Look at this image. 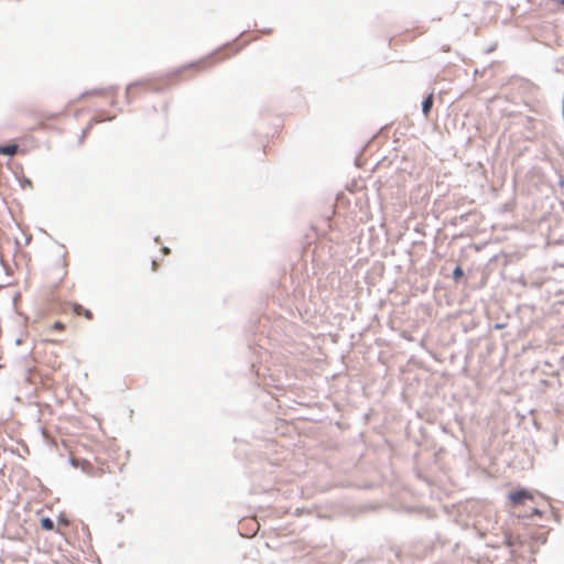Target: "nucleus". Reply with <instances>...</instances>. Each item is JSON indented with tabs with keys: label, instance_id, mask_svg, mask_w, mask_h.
<instances>
[{
	"label": "nucleus",
	"instance_id": "1",
	"mask_svg": "<svg viewBox=\"0 0 564 564\" xmlns=\"http://www.w3.org/2000/svg\"><path fill=\"white\" fill-rule=\"evenodd\" d=\"M534 494L527 489H519L509 494V500L512 507L524 505L525 501H532Z\"/></svg>",
	"mask_w": 564,
	"mask_h": 564
},
{
	"label": "nucleus",
	"instance_id": "2",
	"mask_svg": "<svg viewBox=\"0 0 564 564\" xmlns=\"http://www.w3.org/2000/svg\"><path fill=\"white\" fill-rule=\"evenodd\" d=\"M57 117V115L50 113V115H41L39 120L36 122H33L30 124L29 129L31 131L40 130V129H46L48 128V120H53Z\"/></svg>",
	"mask_w": 564,
	"mask_h": 564
},
{
	"label": "nucleus",
	"instance_id": "3",
	"mask_svg": "<svg viewBox=\"0 0 564 564\" xmlns=\"http://www.w3.org/2000/svg\"><path fill=\"white\" fill-rule=\"evenodd\" d=\"M215 56H218V54H213V55H209V57L207 58H204L197 63H194L192 65H189L188 67H193L197 70H204V69H207L212 66H214L216 63H217V59Z\"/></svg>",
	"mask_w": 564,
	"mask_h": 564
},
{
	"label": "nucleus",
	"instance_id": "4",
	"mask_svg": "<svg viewBox=\"0 0 564 564\" xmlns=\"http://www.w3.org/2000/svg\"><path fill=\"white\" fill-rule=\"evenodd\" d=\"M73 312L78 316L83 315L88 321L93 319V313L79 304L73 305Z\"/></svg>",
	"mask_w": 564,
	"mask_h": 564
},
{
	"label": "nucleus",
	"instance_id": "5",
	"mask_svg": "<svg viewBox=\"0 0 564 564\" xmlns=\"http://www.w3.org/2000/svg\"><path fill=\"white\" fill-rule=\"evenodd\" d=\"M18 152L17 144L0 145V154L12 156Z\"/></svg>",
	"mask_w": 564,
	"mask_h": 564
},
{
	"label": "nucleus",
	"instance_id": "6",
	"mask_svg": "<svg viewBox=\"0 0 564 564\" xmlns=\"http://www.w3.org/2000/svg\"><path fill=\"white\" fill-rule=\"evenodd\" d=\"M433 106V94H430L422 104V111L425 117L429 116L431 108Z\"/></svg>",
	"mask_w": 564,
	"mask_h": 564
},
{
	"label": "nucleus",
	"instance_id": "7",
	"mask_svg": "<svg viewBox=\"0 0 564 564\" xmlns=\"http://www.w3.org/2000/svg\"><path fill=\"white\" fill-rule=\"evenodd\" d=\"M139 90H141L140 84H132V85L128 86V88H127L128 98L134 97Z\"/></svg>",
	"mask_w": 564,
	"mask_h": 564
},
{
	"label": "nucleus",
	"instance_id": "8",
	"mask_svg": "<svg viewBox=\"0 0 564 564\" xmlns=\"http://www.w3.org/2000/svg\"><path fill=\"white\" fill-rule=\"evenodd\" d=\"M41 527L44 529V530H53L54 528V522L50 519V518H43L41 520Z\"/></svg>",
	"mask_w": 564,
	"mask_h": 564
},
{
	"label": "nucleus",
	"instance_id": "9",
	"mask_svg": "<svg viewBox=\"0 0 564 564\" xmlns=\"http://www.w3.org/2000/svg\"><path fill=\"white\" fill-rule=\"evenodd\" d=\"M463 275H464V271H463V269H462L460 267H456V268L454 269V271H453V276H454V279H456V280H457V279L462 278Z\"/></svg>",
	"mask_w": 564,
	"mask_h": 564
},
{
	"label": "nucleus",
	"instance_id": "10",
	"mask_svg": "<svg viewBox=\"0 0 564 564\" xmlns=\"http://www.w3.org/2000/svg\"><path fill=\"white\" fill-rule=\"evenodd\" d=\"M52 329L53 330H58V332H62L65 329V325L62 323V322H55L53 325H52Z\"/></svg>",
	"mask_w": 564,
	"mask_h": 564
},
{
	"label": "nucleus",
	"instance_id": "11",
	"mask_svg": "<svg viewBox=\"0 0 564 564\" xmlns=\"http://www.w3.org/2000/svg\"><path fill=\"white\" fill-rule=\"evenodd\" d=\"M88 467H91V465H90L88 462H83V464H82V468H83L84 470H87V468H88Z\"/></svg>",
	"mask_w": 564,
	"mask_h": 564
},
{
	"label": "nucleus",
	"instance_id": "12",
	"mask_svg": "<svg viewBox=\"0 0 564 564\" xmlns=\"http://www.w3.org/2000/svg\"><path fill=\"white\" fill-rule=\"evenodd\" d=\"M533 514L540 516L541 513H540V511H539L536 508H533V510H532V516H533Z\"/></svg>",
	"mask_w": 564,
	"mask_h": 564
},
{
	"label": "nucleus",
	"instance_id": "13",
	"mask_svg": "<svg viewBox=\"0 0 564 564\" xmlns=\"http://www.w3.org/2000/svg\"><path fill=\"white\" fill-rule=\"evenodd\" d=\"M152 267H153V270H156V268H158V262H156V261H153V262H152Z\"/></svg>",
	"mask_w": 564,
	"mask_h": 564
},
{
	"label": "nucleus",
	"instance_id": "14",
	"mask_svg": "<svg viewBox=\"0 0 564 564\" xmlns=\"http://www.w3.org/2000/svg\"><path fill=\"white\" fill-rule=\"evenodd\" d=\"M72 463H73V465H74V466H76V467H77V466H79V464H78V462H77L76 459H73V460H72Z\"/></svg>",
	"mask_w": 564,
	"mask_h": 564
}]
</instances>
